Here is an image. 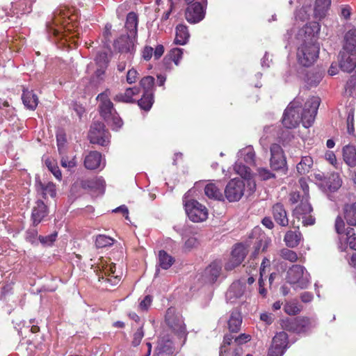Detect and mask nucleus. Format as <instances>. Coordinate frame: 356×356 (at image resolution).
<instances>
[{
  "label": "nucleus",
  "mask_w": 356,
  "mask_h": 356,
  "mask_svg": "<svg viewBox=\"0 0 356 356\" xmlns=\"http://www.w3.org/2000/svg\"><path fill=\"white\" fill-rule=\"evenodd\" d=\"M139 92L136 87L127 88L124 93H119L114 97V100L119 102H133V97Z\"/></svg>",
  "instance_id": "obj_35"
},
{
  "label": "nucleus",
  "mask_w": 356,
  "mask_h": 356,
  "mask_svg": "<svg viewBox=\"0 0 356 356\" xmlns=\"http://www.w3.org/2000/svg\"><path fill=\"white\" fill-rule=\"evenodd\" d=\"M39 187L44 198H47L48 196L54 197L56 195V186L52 182H48L47 184L40 183Z\"/></svg>",
  "instance_id": "obj_44"
},
{
  "label": "nucleus",
  "mask_w": 356,
  "mask_h": 356,
  "mask_svg": "<svg viewBox=\"0 0 356 356\" xmlns=\"http://www.w3.org/2000/svg\"><path fill=\"white\" fill-rule=\"evenodd\" d=\"M72 10L66 7H61L54 13V17L47 25L49 33L56 37H67L66 31H70V24L76 19L72 15Z\"/></svg>",
  "instance_id": "obj_3"
},
{
  "label": "nucleus",
  "mask_w": 356,
  "mask_h": 356,
  "mask_svg": "<svg viewBox=\"0 0 356 356\" xmlns=\"http://www.w3.org/2000/svg\"><path fill=\"white\" fill-rule=\"evenodd\" d=\"M342 184V181L338 174H332L330 176L327 185L330 191H335L339 189Z\"/></svg>",
  "instance_id": "obj_47"
},
{
  "label": "nucleus",
  "mask_w": 356,
  "mask_h": 356,
  "mask_svg": "<svg viewBox=\"0 0 356 356\" xmlns=\"http://www.w3.org/2000/svg\"><path fill=\"white\" fill-rule=\"evenodd\" d=\"M343 157L348 165L355 167L356 165V147L353 145H346L343 148Z\"/></svg>",
  "instance_id": "obj_31"
},
{
  "label": "nucleus",
  "mask_w": 356,
  "mask_h": 356,
  "mask_svg": "<svg viewBox=\"0 0 356 356\" xmlns=\"http://www.w3.org/2000/svg\"><path fill=\"white\" fill-rule=\"evenodd\" d=\"M345 92L348 96L356 97V71L348 81L345 87Z\"/></svg>",
  "instance_id": "obj_50"
},
{
  "label": "nucleus",
  "mask_w": 356,
  "mask_h": 356,
  "mask_svg": "<svg viewBox=\"0 0 356 356\" xmlns=\"http://www.w3.org/2000/svg\"><path fill=\"white\" fill-rule=\"evenodd\" d=\"M185 18L190 24H197L205 17L207 0H185Z\"/></svg>",
  "instance_id": "obj_5"
},
{
  "label": "nucleus",
  "mask_w": 356,
  "mask_h": 356,
  "mask_svg": "<svg viewBox=\"0 0 356 356\" xmlns=\"http://www.w3.org/2000/svg\"><path fill=\"white\" fill-rule=\"evenodd\" d=\"M140 84L143 88L145 93L153 92L154 78L152 76H145L140 80Z\"/></svg>",
  "instance_id": "obj_49"
},
{
  "label": "nucleus",
  "mask_w": 356,
  "mask_h": 356,
  "mask_svg": "<svg viewBox=\"0 0 356 356\" xmlns=\"http://www.w3.org/2000/svg\"><path fill=\"white\" fill-rule=\"evenodd\" d=\"M280 254L282 259L291 262H296L298 260L296 252L287 248L282 249Z\"/></svg>",
  "instance_id": "obj_53"
},
{
  "label": "nucleus",
  "mask_w": 356,
  "mask_h": 356,
  "mask_svg": "<svg viewBox=\"0 0 356 356\" xmlns=\"http://www.w3.org/2000/svg\"><path fill=\"white\" fill-rule=\"evenodd\" d=\"M184 205L188 218L195 222L204 221L208 218V210L205 206L195 200L184 197Z\"/></svg>",
  "instance_id": "obj_6"
},
{
  "label": "nucleus",
  "mask_w": 356,
  "mask_h": 356,
  "mask_svg": "<svg viewBox=\"0 0 356 356\" xmlns=\"http://www.w3.org/2000/svg\"><path fill=\"white\" fill-rule=\"evenodd\" d=\"M302 239V234L299 231H288L284 238L286 245L289 248L298 245Z\"/></svg>",
  "instance_id": "obj_36"
},
{
  "label": "nucleus",
  "mask_w": 356,
  "mask_h": 356,
  "mask_svg": "<svg viewBox=\"0 0 356 356\" xmlns=\"http://www.w3.org/2000/svg\"><path fill=\"white\" fill-rule=\"evenodd\" d=\"M282 328L296 332H305L310 325L308 319L296 316V313H288V316L281 319Z\"/></svg>",
  "instance_id": "obj_7"
},
{
  "label": "nucleus",
  "mask_w": 356,
  "mask_h": 356,
  "mask_svg": "<svg viewBox=\"0 0 356 356\" xmlns=\"http://www.w3.org/2000/svg\"><path fill=\"white\" fill-rule=\"evenodd\" d=\"M252 238H256L258 240L257 245L255 248L254 254H258L259 248L261 245V243L264 241L265 245L263 247V251L267 248L268 243L269 242L266 239L265 236L261 233V229L259 227H254L250 236Z\"/></svg>",
  "instance_id": "obj_40"
},
{
  "label": "nucleus",
  "mask_w": 356,
  "mask_h": 356,
  "mask_svg": "<svg viewBox=\"0 0 356 356\" xmlns=\"http://www.w3.org/2000/svg\"><path fill=\"white\" fill-rule=\"evenodd\" d=\"M347 132L349 135L354 136L355 128H354V110L350 109L348 113L347 119Z\"/></svg>",
  "instance_id": "obj_54"
},
{
  "label": "nucleus",
  "mask_w": 356,
  "mask_h": 356,
  "mask_svg": "<svg viewBox=\"0 0 356 356\" xmlns=\"http://www.w3.org/2000/svg\"><path fill=\"white\" fill-rule=\"evenodd\" d=\"M204 193L209 198L216 200H223L221 188L214 183H209L205 186Z\"/></svg>",
  "instance_id": "obj_33"
},
{
  "label": "nucleus",
  "mask_w": 356,
  "mask_h": 356,
  "mask_svg": "<svg viewBox=\"0 0 356 356\" xmlns=\"http://www.w3.org/2000/svg\"><path fill=\"white\" fill-rule=\"evenodd\" d=\"M154 102L153 92H147L143 94L140 99L138 101V104L140 108L145 111H149Z\"/></svg>",
  "instance_id": "obj_42"
},
{
  "label": "nucleus",
  "mask_w": 356,
  "mask_h": 356,
  "mask_svg": "<svg viewBox=\"0 0 356 356\" xmlns=\"http://www.w3.org/2000/svg\"><path fill=\"white\" fill-rule=\"evenodd\" d=\"M138 16L135 13H129L127 16L125 27L131 36H135L137 33Z\"/></svg>",
  "instance_id": "obj_37"
},
{
  "label": "nucleus",
  "mask_w": 356,
  "mask_h": 356,
  "mask_svg": "<svg viewBox=\"0 0 356 356\" xmlns=\"http://www.w3.org/2000/svg\"><path fill=\"white\" fill-rule=\"evenodd\" d=\"M245 284L241 281L233 282L226 293L227 302L232 305H243L245 302Z\"/></svg>",
  "instance_id": "obj_8"
},
{
  "label": "nucleus",
  "mask_w": 356,
  "mask_h": 356,
  "mask_svg": "<svg viewBox=\"0 0 356 356\" xmlns=\"http://www.w3.org/2000/svg\"><path fill=\"white\" fill-rule=\"evenodd\" d=\"M331 0H316L314 8V16L319 20L323 19L330 7Z\"/></svg>",
  "instance_id": "obj_26"
},
{
  "label": "nucleus",
  "mask_w": 356,
  "mask_h": 356,
  "mask_svg": "<svg viewBox=\"0 0 356 356\" xmlns=\"http://www.w3.org/2000/svg\"><path fill=\"white\" fill-rule=\"evenodd\" d=\"M323 79L321 72L309 73L307 76L306 83L310 88L317 86Z\"/></svg>",
  "instance_id": "obj_48"
},
{
  "label": "nucleus",
  "mask_w": 356,
  "mask_h": 356,
  "mask_svg": "<svg viewBox=\"0 0 356 356\" xmlns=\"http://www.w3.org/2000/svg\"><path fill=\"white\" fill-rule=\"evenodd\" d=\"M199 245L198 239L194 236H190L184 243V248L190 250L194 248H196Z\"/></svg>",
  "instance_id": "obj_62"
},
{
  "label": "nucleus",
  "mask_w": 356,
  "mask_h": 356,
  "mask_svg": "<svg viewBox=\"0 0 356 356\" xmlns=\"http://www.w3.org/2000/svg\"><path fill=\"white\" fill-rule=\"evenodd\" d=\"M45 165L57 179H61L62 174L55 161L48 159L45 161Z\"/></svg>",
  "instance_id": "obj_52"
},
{
  "label": "nucleus",
  "mask_w": 356,
  "mask_h": 356,
  "mask_svg": "<svg viewBox=\"0 0 356 356\" xmlns=\"http://www.w3.org/2000/svg\"><path fill=\"white\" fill-rule=\"evenodd\" d=\"M343 49L350 53H356V29H351L345 33Z\"/></svg>",
  "instance_id": "obj_23"
},
{
  "label": "nucleus",
  "mask_w": 356,
  "mask_h": 356,
  "mask_svg": "<svg viewBox=\"0 0 356 356\" xmlns=\"http://www.w3.org/2000/svg\"><path fill=\"white\" fill-rule=\"evenodd\" d=\"M95 60L96 64L99 67L97 70V73L98 74V76H99L101 74L104 73V69L106 67L108 63L107 53L104 51L99 52L97 54Z\"/></svg>",
  "instance_id": "obj_41"
},
{
  "label": "nucleus",
  "mask_w": 356,
  "mask_h": 356,
  "mask_svg": "<svg viewBox=\"0 0 356 356\" xmlns=\"http://www.w3.org/2000/svg\"><path fill=\"white\" fill-rule=\"evenodd\" d=\"M97 99L99 102V111L101 115L105 120H110L111 115H113L114 112H116L113 108V104L109 99V92L106 90L105 92L99 94Z\"/></svg>",
  "instance_id": "obj_15"
},
{
  "label": "nucleus",
  "mask_w": 356,
  "mask_h": 356,
  "mask_svg": "<svg viewBox=\"0 0 356 356\" xmlns=\"http://www.w3.org/2000/svg\"><path fill=\"white\" fill-rule=\"evenodd\" d=\"M286 280L294 289H307L310 284V274L301 265H293L289 268L286 275Z\"/></svg>",
  "instance_id": "obj_4"
},
{
  "label": "nucleus",
  "mask_w": 356,
  "mask_h": 356,
  "mask_svg": "<svg viewBox=\"0 0 356 356\" xmlns=\"http://www.w3.org/2000/svg\"><path fill=\"white\" fill-rule=\"evenodd\" d=\"M299 97L291 102L285 109L282 118V124L287 129L296 128L302 121V125L308 128L312 125L320 105V98L312 97L301 108Z\"/></svg>",
  "instance_id": "obj_2"
},
{
  "label": "nucleus",
  "mask_w": 356,
  "mask_h": 356,
  "mask_svg": "<svg viewBox=\"0 0 356 356\" xmlns=\"http://www.w3.org/2000/svg\"><path fill=\"white\" fill-rule=\"evenodd\" d=\"M183 49L180 48H174L170 51V59L175 63L176 65L179 64L180 60L182 58Z\"/></svg>",
  "instance_id": "obj_55"
},
{
  "label": "nucleus",
  "mask_w": 356,
  "mask_h": 356,
  "mask_svg": "<svg viewBox=\"0 0 356 356\" xmlns=\"http://www.w3.org/2000/svg\"><path fill=\"white\" fill-rule=\"evenodd\" d=\"M138 72L134 68L129 70L127 74V83L129 84L135 83L138 79Z\"/></svg>",
  "instance_id": "obj_63"
},
{
  "label": "nucleus",
  "mask_w": 356,
  "mask_h": 356,
  "mask_svg": "<svg viewBox=\"0 0 356 356\" xmlns=\"http://www.w3.org/2000/svg\"><path fill=\"white\" fill-rule=\"evenodd\" d=\"M270 165L273 170L284 169L286 165V158L281 146L278 144H272L270 147Z\"/></svg>",
  "instance_id": "obj_13"
},
{
  "label": "nucleus",
  "mask_w": 356,
  "mask_h": 356,
  "mask_svg": "<svg viewBox=\"0 0 356 356\" xmlns=\"http://www.w3.org/2000/svg\"><path fill=\"white\" fill-rule=\"evenodd\" d=\"M34 0H15L12 2V10L15 14L24 15L31 11Z\"/></svg>",
  "instance_id": "obj_24"
},
{
  "label": "nucleus",
  "mask_w": 356,
  "mask_h": 356,
  "mask_svg": "<svg viewBox=\"0 0 356 356\" xmlns=\"http://www.w3.org/2000/svg\"><path fill=\"white\" fill-rule=\"evenodd\" d=\"M302 0H298L300 4ZM307 3H305L304 5L300 9L297 10L295 13V19L296 21L305 22L309 18L312 7V0H307Z\"/></svg>",
  "instance_id": "obj_29"
},
{
  "label": "nucleus",
  "mask_w": 356,
  "mask_h": 356,
  "mask_svg": "<svg viewBox=\"0 0 356 356\" xmlns=\"http://www.w3.org/2000/svg\"><path fill=\"white\" fill-rule=\"evenodd\" d=\"M22 99L24 106L30 110H35L38 106V99L36 95L33 92V91L24 90Z\"/></svg>",
  "instance_id": "obj_30"
},
{
  "label": "nucleus",
  "mask_w": 356,
  "mask_h": 356,
  "mask_svg": "<svg viewBox=\"0 0 356 356\" xmlns=\"http://www.w3.org/2000/svg\"><path fill=\"white\" fill-rule=\"evenodd\" d=\"M114 239L104 234H99L95 240V245L97 248H103L113 244Z\"/></svg>",
  "instance_id": "obj_46"
},
{
  "label": "nucleus",
  "mask_w": 356,
  "mask_h": 356,
  "mask_svg": "<svg viewBox=\"0 0 356 356\" xmlns=\"http://www.w3.org/2000/svg\"><path fill=\"white\" fill-rule=\"evenodd\" d=\"M320 30L319 23L312 22L300 29L295 36L301 42L297 49V60L304 67L311 66L318 57L320 47L316 35Z\"/></svg>",
  "instance_id": "obj_1"
},
{
  "label": "nucleus",
  "mask_w": 356,
  "mask_h": 356,
  "mask_svg": "<svg viewBox=\"0 0 356 356\" xmlns=\"http://www.w3.org/2000/svg\"><path fill=\"white\" fill-rule=\"evenodd\" d=\"M234 170L236 174L239 175L242 178L246 180L249 194L253 193L256 189V183L254 180L252 179L250 169L246 165L242 164L241 161L237 160L234 164Z\"/></svg>",
  "instance_id": "obj_16"
},
{
  "label": "nucleus",
  "mask_w": 356,
  "mask_h": 356,
  "mask_svg": "<svg viewBox=\"0 0 356 356\" xmlns=\"http://www.w3.org/2000/svg\"><path fill=\"white\" fill-rule=\"evenodd\" d=\"M84 165L87 169L95 170L99 168H103L105 166L102 162V154L97 151H92L85 157Z\"/></svg>",
  "instance_id": "obj_21"
},
{
  "label": "nucleus",
  "mask_w": 356,
  "mask_h": 356,
  "mask_svg": "<svg viewBox=\"0 0 356 356\" xmlns=\"http://www.w3.org/2000/svg\"><path fill=\"white\" fill-rule=\"evenodd\" d=\"M61 165L63 168H66L68 169H71L74 168L76 165V161L75 159V156H72V158H69L67 156H63L60 160Z\"/></svg>",
  "instance_id": "obj_57"
},
{
  "label": "nucleus",
  "mask_w": 356,
  "mask_h": 356,
  "mask_svg": "<svg viewBox=\"0 0 356 356\" xmlns=\"http://www.w3.org/2000/svg\"><path fill=\"white\" fill-rule=\"evenodd\" d=\"M143 337L144 332L143 330V325H141L140 327L137 330V331L134 334L132 345L134 346H138L140 343Z\"/></svg>",
  "instance_id": "obj_59"
},
{
  "label": "nucleus",
  "mask_w": 356,
  "mask_h": 356,
  "mask_svg": "<svg viewBox=\"0 0 356 356\" xmlns=\"http://www.w3.org/2000/svg\"><path fill=\"white\" fill-rule=\"evenodd\" d=\"M255 176L261 181H266L275 177V175L266 168H258Z\"/></svg>",
  "instance_id": "obj_51"
},
{
  "label": "nucleus",
  "mask_w": 356,
  "mask_h": 356,
  "mask_svg": "<svg viewBox=\"0 0 356 356\" xmlns=\"http://www.w3.org/2000/svg\"><path fill=\"white\" fill-rule=\"evenodd\" d=\"M115 46L121 52H131V49L132 48L129 37L120 38L115 42Z\"/></svg>",
  "instance_id": "obj_45"
},
{
  "label": "nucleus",
  "mask_w": 356,
  "mask_h": 356,
  "mask_svg": "<svg viewBox=\"0 0 356 356\" xmlns=\"http://www.w3.org/2000/svg\"><path fill=\"white\" fill-rule=\"evenodd\" d=\"M56 236V233L51 234L47 236H40V241L43 244L50 245L54 241H55Z\"/></svg>",
  "instance_id": "obj_64"
},
{
  "label": "nucleus",
  "mask_w": 356,
  "mask_h": 356,
  "mask_svg": "<svg viewBox=\"0 0 356 356\" xmlns=\"http://www.w3.org/2000/svg\"><path fill=\"white\" fill-rule=\"evenodd\" d=\"M343 218L348 225L356 227V203L345 205Z\"/></svg>",
  "instance_id": "obj_34"
},
{
  "label": "nucleus",
  "mask_w": 356,
  "mask_h": 356,
  "mask_svg": "<svg viewBox=\"0 0 356 356\" xmlns=\"http://www.w3.org/2000/svg\"><path fill=\"white\" fill-rule=\"evenodd\" d=\"M189 38L190 33L188 27L182 24L177 25L174 43L178 45H184L188 42Z\"/></svg>",
  "instance_id": "obj_25"
},
{
  "label": "nucleus",
  "mask_w": 356,
  "mask_h": 356,
  "mask_svg": "<svg viewBox=\"0 0 356 356\" xmlns=\"http://www.w3.org/2000/svg\"><path fill=\"white\" fill-rule=\"evenodd\" d=\"M247 249L243 244L236 245L232 252L229 260L225 264L227 270H232L239 266L247 254Z\"/></svg>",
  "instance_id": "obj_14"
},
{
  "label": "nucleus",
  "mask_w": 356,
  "mask_h": 356,
  "mask_svg": "<svg viewBox=\"0 0 356 356\" xmlns=\"http://www.w3.org/2000/svg\"><path fill=\"white\" fill-rule=\"evenodd\" d=\"M88 138L91 143L106 146L109 143L110 134L105 130L103 123L95 122L90 127Z\"/></svg>",
  "instance_id": "obj_9"
},
{
  "label": "nucleus",
  "mask_w": 356,
  "mask_h": 356,
  "mask_svg": "<svg viewBox=\"0 0 356 356\" xmlns=\"http://www.w3.org/2000/svg\"><path fill=\"white\" fill-rule=\"evenodd\" d=\"M272 213L277 224L282 227H286L289 225L286 211L282 204H275L272 208Z\"/></svg>",
  "instance_id": "obj_22"
},
{
  "label": "nucleus",
  "mask_w": 356,
  "mask_h": 356,
  "mask_svg": "<svg viewBox=\"0 0 356 356\" xmlns=\"http://www.w3.org/2000/svg\"><path fill=\"white\" fill-rule=\"evenodd\" d=\"M242 323V317L241 313H232L229 321V329L232 332H237L239 330Z\"/></svg>",
  "instance_id": "obj_43"
},
{
  "label": "nucleus",
  "mask_w": 356,
  "mask_h": 356,
  "mask_svg": "<svg viewBox=\"0 0 356 356\" xmlns=\"http://www.w3.org/2000/svg\"><path fill=\"white\" fill-rule=\"evenodd\" d=\"M237 160L244 161L249 165L255 163V152L252 146L249 145L241 149L237 153Z\"/></svg>",
  "instance_id": "obj_27"
},
{
  "label": "nucleus",
  "mask_w": 356,
  "mask_h": 356,
  "mask_svg": "<svg viewBox=\"0 0 356 356\" xmlns=\"http://www.w3.org/2000/svg\"><path fill=\"white\" fill-rule=\"evenodd\" d=\"M313 163L314 161L311 156H302L300 161L296 165L298 172L300 175L308 173L313 166Z\"/></svg>",
  "instance_id": "obj_39"
},
{
  "label": "nucleus",
  "mask_w": 356,
  "mask_h": 356,
  "mask_svg": "<svg viewBox=\"0 0 356 356\" xmlns=\"http://www.w3.org/2000/svg\"><path fill=\"white\" fill-rule=\"evenodd\" d=\"M284 312H300V309L298 306V301L293 300L286 302Z\"/></svg>",
  "instance_id": "obj_61"
},
{
  "label": "nucleus",
  "mask_w": 356,
  "mask_h": 356,
  "mask_svg": "<svg viewBox=\"0 0 356 356\" xmlns=\"http://www.w3.org/2000/svg\"><path fill=\"white\" fill-rule=\"evenodd\" d=\"M245 183L241 179H232L225 188V195L229 202L238 201L244 194Z\"/></svg>",
  "instance_id": "obj_10"
},
{
  "label": "nucleus",
  "mask_w": 356,
  "mask_h": 356,
  "mask_svg": "<svg viewBox=\"0 0 356 356\" xmlns=\"http://www.w3.org/2000/svg\"><path fill=\"white\" fill-rule=\"evenodd\" d=\"M222 265L219 261H215L207 266L202 275L203 280L207 283H214L220 275Z\"/></svg>",
  "instance_id": "obj_19"
},
{
  "label": "nucleus",
  "mask_w": 356,
  "mask_h": 356,
  "mask_svg": "<svg viewBox=\"0 0 356 356\" xmlns=\"http://www.w3.org/2000/svg\"><path fill=\"white\" fill-rule=\"evenodd\" d=\"M97 275L99 280H104L110 283L111 285L115 286L120 281V276L115 275V265L114 264H104L103 261L97 266Z\"/></svg>",
  "instance_id": "obj_12"
},
{
  "label": "nucleus",
  "mask_w": 356,
  "mask_h": 356,
  "mask_svg": "<svg viewBox=\"0 0 356 356\" xmlns=\"http://www.w3.org/2000/svg\"><path fill=\"white\" fill-rule=\"evenodd\" d=\"M340 68L346 72H352L356 67V53L349 52L342 49L340 54Z\"/></svg>",
  "instance_id": "obj_18"
},
{
  "label": "nucleus",
  "mask_w": 356,
  "mask_h": 356,
  "mask_svg": "<svg viewBox=\"0 0 356 356\" xmlns=\"http://www.w3.org/2000/svg\"><path fill=\"white\" fill-rule=\"evenodd\" d=\"M335 230L337 234H341L343 233H345V222L341 218V216H338L335 220Z\"/></svg>",
  "instance_id": "obj_60"
},
{
  "label": "nucleus",
  "mask_w": 356,
  "mask_h": 356,
  "mask_svg": "<svg viewBox=\"0 0 356 356\" xmlns=\"http://www.w3.org/2000/svg\"><path fill=\"white\" fill-rule=\"evenodd\" d=\"M175 350L174 343L168 335L163 336L160 338L156 348V353L157 355L165 354L168 355H173Z\"/></svg>",
  "instance_id": "obj_20"
},
{
  "label": "nucleus",
  "mask_w": 356,
  "mask_h": 356,
  "mask_svg": "<svg viewBox=\"0 0 356 356\" xmlns=\"http://www.w3.org/2000/svg\"><path fill=\"white\" fill-rule=\"evenodd\" d=\"M312 211V207L308 202V198L302 197L300 204L293 210V216L300 220L303 215L309 214Z\"/></svg>",
  "instance_id": "obj_32"
},
{
  "label": "nucleus",
  "mask_w": 356,
  "mask_h": 356,
  "mask_svg": "<svg viewBox=\"0 0 356 356\" xmlns=\"http://www.w3.org/2000/svg\"><path fill=\"white\" fill-rule=\"evenodd\" d=\"M47 207L41 200L36 202V205L32 211V219L33 224L37 225L47 216Z\"/></svg>",
  "instance_id": "obj_28"
},
{
  "label": "nucleus",
  "mask_w": 356,
  "mask_h": 356,
  "mask_svg": "<svg viewBox=\"0 0 356 356\" xmlns=\"http://www.w3.org/2000/svg\"><path fill=\"white\" fill-rule=\"evenodd\" d=\"M108 123H110L113 127V129H118L122 126V120L119 117L116 112H114L113 115H111L110 120H106Z\"/></svg>",
  "instance_id": "obj_56"
},
{
  "label": "nucleus",
  "mask_w": 356,
  "mask_h": 356,
  "mask_svg": "<svg viewBox=\"0 0 356 356\" xmlns=\"http://www.w3.org/2000/svg\"><path fill=\"white\" fill-rule=\"evenodd\" d=\"M159 266L162 269L170 268L175 262V259L164 250H161L158 255Z\"/></svg>",
  "instance_id": "obj_38"
},
{
  "label": "nucleus",
  "mask_w": 356,
  "mask_h": 356,
  "mask_svg": "<svg viewBox=\"0 0 356 356\" xmlns=\"http://www.w3.org/2000/svg\"><path fill=\"white\" fill-rule=\"evenodd\" d=\"M81 186L95 195H102L105 191V181L102 177L86 179L82 181Z\"/></svg>",
  "instance_id": "obj_17"
},
{
  "label": "nucleus",
  "mask_w": 356,
  "mask_h": 356,
  "mask_svg": "<svg viewBox=\"0 0 356 356\" xmlns=\"http://www.w3.org/2000/svg\"><path fill=\"white\" fill-rule=\"evenodd\" d=\"M288 335L285 332L277 333L273 338L267 356H282L289 347Z\"/></svg>",
  "instance_id": "obj_11"
},
{
  "label": "nucleus",
  "mask_w": 356,
  "mask_h": 356,
  "mask_svg": "<svg viewBox=\"0 0 356 356\" xmlns=\"http://www.w3.org/2000/svg\"><path fill=\"white\" fill-rule=\"evenodd\" d=\"M347 235V242L348 243L351 249L356 250V237L354 236L353 229L352 228H348L346 232Z\"/></svg>",
  "instance_id": "obj_58"
}]
</instances>
